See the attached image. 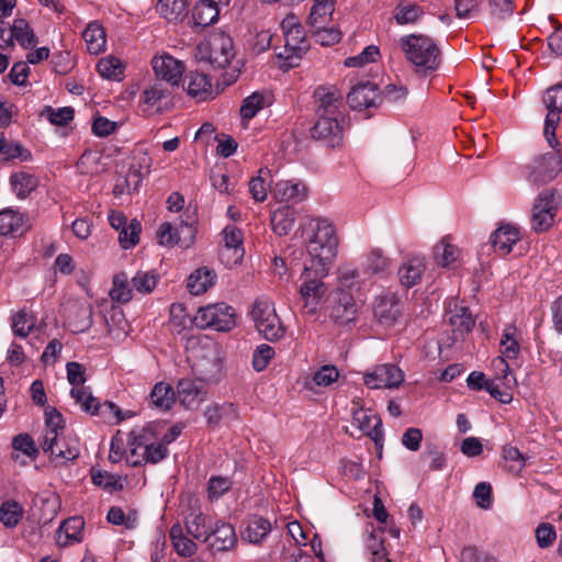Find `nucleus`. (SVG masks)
I'll return each mask as SVG.
<instances>
[{
    "label": "nucleus",
    "mask_w": 562,
    "mask_h": 562,
    "mask_svg": "<svg viewBox=\"0 0 562 562\" xmlns=\"http://www.w3.org/2000/svg\"><path fill=\"white\" fill-rule=\"evenodd\" d=\"M83 527L85 520L82 517L75 516L64 520L60 530L65 533L66 541L63 546L80 542L82 540Z\"/></svg>",
    "instance_id": "603ef678"
},
{
    "label": "nucleus",
    "mask_w": 562,
    "mask_h": 562,
    "mask_svg": "<svg viewBox=\"0 0 562 562\" xmlns=\"http://www.w3.org/2000/svg\"><path fill=\"white\" fill-rule=\"evenodd\" d=\"M233 482L226 476H212L207 483V495L211 501L218 499L231 490Z\"/></svg>",
    "instance_id": "0e129e2a"
},
{
    "label": "nucleus",
    "mask_w": 562,
    "mask_h": 562,
    "mask_svg": "<svg viewBox=\"0 0 562 562\" xmlns=\"http://www.w3.org/2000/svg\"><path fill=\"white\" fill-rule=\"evenodd\" d=\"M91 480L94 485L102 487L108 492L121 491L123 488L120 477L108 471L92 469Z\"/></svg>",
    "instance_id": "13d9d810"
},
{
    "label": "nucleus",
    "mask_w": 562,
    "mask_h": 562,
    "mask_svg": "<svg viewBox=\"0 0 562 562\" xmlns=\"http://www.w3.org/2000/svg\"><path fill=\"white\" fill-rule=\"evenodd\" d=\"M220 12L221 8L205 0H200L193 7L192 20L195 26L205 27L217 21Z\"/></svg>",
    "instance_id": "c9c22d12"
},
{
    "label": "nucleus",
    "mask_w": 562,
    "mask_h": 562,
    "mask_svg": "<svg viewBox=\"0 0 562 562\" xmlns=\"http://www.w3.org/2000/svg\"><path fill=\"white\" fill-rule=\"evenodd\" d=\"M268 104L265 93L256 91L244 99L240 106V115L244 120H251L256 114Z\"/></svg>",
    "instance_id": "4d7b16f0"
},
{
    "label": "nucleus",
    "mask_w": 562,
    "mask_h": 562,
    "mask_svg": "<svg viewBox=\"0 0 562 562\" xmlns=\"http://www.w3.org/2000/svg\"><path fill=\"white\" fill-rule=\"evenodd\" d=\"M158 425L149 424L145 426L137 435L133 431V443L136 447L144 448L143 461L147 463H158L168 456V448L162 442H154L158 436Z\"/></svg>",
    "instance_id": "2eb2a0df"
},
{
    "label": "nucleus",
    "mask_w": 562,
    "mask_h": 562,
    "mask_svg": "<svg viewBox=\"0 0 562 562\" xmlns=\"http://www.w3.org/2000/svg\"><path fill=\"white\" fill-rule=\"evenodd\" d=\"M400 47L416 72L428 74L440 66V49L432 38L423 34H409L400 38Z\"/></svg>",
    "instance_id": "7ed1b4c3"
},
{
    "label": "nucleus",
    "mask_w": 562,
    "mask_h": 562,
    "mask_svg": "<svg viewBox=\"0 0 562 562\" xmlns=\"http://www.w3.org/2000/svg\"><path fill=\"white\" fill-rule=\"evenodd\" d=\"M251 317L258 331L270 341L281 339L285 335V327L277 315L273 303L266 299L255 301Z\"/></svg>",
    "instance_id": "0eeeda50"
},
{
    "label": "nucleus",
    "mask_w": 562,
    "mask_h": 562,
    "mask_svg": "<svg viewBox=\"0 0 562 562\" xmlns=\"http://www.w3.org/2000/svg\"><path fill=\"white\" fill-rule=\"evenodd\" d=\"M169 538L173 550L182 558H191L198 551L196 543L188 537L183 526L179 522L171 526L169 530Z\"/></svg>",
    "instance_id": "bb28decb"
},
{
    "label": "nucleus",
    "mask_w": 562,
    "mask_h": 562,
    "mask_svg": "<svg viewBox=\"0 0 562 562\" xmlns=\"http://www.w3.org/2000/svg\"><path fill=\"white\" fill-rule=\"evenodd\" d=\"M562 198L553 189L543 190L539 193L533 203V209L539 211H549V214L557 215L561 205Z\"/></svg>",
    "instance_id": "5fc2aeb1"
},
{
    "label": "nucleus",
    "mask_w": 562,
    "mask_h": 562,
    "mask_svg": "<svg viewBox=\"0 0 562 562\" xmlns=\"http://www.w3.org/2000/svg\"><path fill=\"white\" fill-rule=\"evenodd\" d=\"M403 381V371L392 363L379 364L363 376L364 384L370 389H394L398 387Z\"/></svg>",
    "instance_id": "f3484780"
},
{
    "label": "nucleus",
    "mask_w": 562,
    "mask_h": 562,
    "mask_svg": "<svg viewBox=\"0 0 562 562\" xmlns=\"http://www.w3.org/2000/svg\"><path fill=\"white\" fill-rule=\"evenodd\" d=\"M543 103L548 110L543 133L548 143L554 149L559 144L555 137V128L562 113V83H557L547 89L543 95Z\"/></svg>",
    "instance_id": "4468645a"
},
{
    "label": "nucleus",
    "mask_w": 562,
    "mask_h": 562,
    "mask_svg": "<svg viewBox=\"0 0 562 562\" xmlns=\"http://www.w3.org/2000/svg\"><path fill=\"white\" fill-rule=\"evenodd\" d=\"M459 249L450 244L447 238H442L434 248L436 262L442 267H450L459 258Z\"/></svg>",
    "instance_id": "3c124183"
},
{
    "label": "nucleus",
    "mask_w": 562,
    "mask_h": 562,
    "mask_svg": "<svg viewBox=\"0 0 562 562\" xmlns=\"http://www.w3.org/2000/svg\"><path fill=\"white\" fill-rule=\"evenodd\" d=\"M347 103L352 110L357 111L376 109L382 103V97L375 83L370 81L359 82L347 94Z\"/></svg>",
    "instance_id": "a211bd4d"
},
{
    "label": "nucleus",
    "mask_w": 562,
    "mask_h": 562,
    "mask_svg": "<svg viewBox=\"0 0 562 562\" xmlns=\"http://www.w3.org/2000/svg\"><path fill=\"white\" fill-rule=\"evenodd\" d=\"M82 38L90 54L98 55L105 49L106 35L103 26L97 21L89 23L82 32Z\"/></svg>",
    "instance_id": "7c9ffc66"
},
{
    "label": "nucleus",
    "mask_w": 562,
    "mask_h": 562,
    "mask_svg": "<svg viewBox=\"0 0 562 562\" xmlns=\"http://www.w3.org/2000/svg\"><path fill=\"white\" fill-rule=\"evenodd\" d=\"M503 458L513 464L508 468L510 472H520L525 465L527 458L519 451L517 447L505 445L502 449Z\"/></svg>",
    "instance_id": "69168bd1"
},
{
    "label": "nucleus",
    "mask_w": 562,
    "mask_h": 562,
    "mask_svg": "<svg viewBox=\"0 0 562 562\" xmlns=\"http://www.w3.org/2000/svg\"><path fill=\"white\" fill-rule=\"evenodd\" d=\"M271 182V172L267 168H261L258 176L249 181V192L257 202H263L267 198V187Z\"/></svg>",
    "instance_id": "6e6d98bb"
},
{
    "label": "nucleus",
    "mask_w": 562,
    "mask_h": 562,
    "mask_svg": "<svg viewBox=\"0 0 562 562\" xmlns=\"http://www.w3.org/2000/svg\"><path fill=\"white\" fill-rule=\"evenodd\" d=\"M153 69L158 78L170 86H178L184 72L182 61L171 55L155 56L151 60Z\"/></svg>",
    "instance_id": "4be33fe9"
},
{
    "label": "nucleus",
    "mask_w": 562,
    "mask_h": 562,
    "mask_svg": "<svg viewBox=\"0 0 562 562\" xmlns=\"http://www.w3.org/2000/svg\"><path fill=\"white\" fill-rule=\"evenodd\" d=\"M170 95L169 88L164 82L158 81L143 91L140 101L149 108H159L162 101L169 99Z\"/></svg>",
    "instance_id": "c03bdc74"
},
{
    "label": "nucleus",
    "mask_w": 562,
    "mask_h": 562,
    "mask_svg": "<svg viewBox=\"0 0 562 562\" xmlns=\"http://www.w3.org/2000/svg\"><path fill=\"white\" fill-rule=\"evenodd\" d=\"M110 295L113 301L121 303H126L132 299V290L124 273L114 277Z\"/></svg>",
    "instance_id": "e2e57ef3"
},
{
    "label": "nucleus",
    "mask_w": 562,
    "mask_h": 562,
    "mask_svg": "<svg viewBox=\"0 0 562 562\" xmlns=\"http://www.w3.org/2000/svg\"><path fill=\"white\" fill-rule=\"evenodd\" d=\"M33 327V318L26 311L22 310L13 316L12 329L16 336L26 337Z\"/></svg>",
    "instance_id": "774afa93"
},
{
    "label": "nucleus",
    "mask_w": 562,
    "mask_h": 562,
    "mask_svg": "<svg viewBox=\"0 0 562 562\" xmlns=\"http://www.w3.org/2000/svg\"><path fill=\"white\" fill-rule=\"evenodd\" d=\"M401 303L396 294L387 293L375 299L373 314L378 323L384 327H392L401 317Z\"/></svg>",
    "instance_id": "412c9836"
},
{
    "label": "nucleus",
    "mask_w": 562,
    "mask_h": 562,
    "mask_svg": "<svg viewBox=\"0 0 562 562\" xmlns=\"http://www.w3.org/2000/svg\"><path fill=\"white\" fill-rule=\"evenodd\" d=\"M0 155L5 160L20 159L27 161L32 158V154L19 142H9L2 132H0Z\"/></svg>",
    "instance_id": "37998d69"
},
{
    "label": "nucleus",
    "mask_w": 562,
    "mask_h": 562,
    "mask_svg": "<svg viewBox=\"0 0 562 562\" xmlns=\"http://www.w3.org/2000/svg\"><path fill=\"white\" fill-rule=\"evenodd\" d=\"M213 527L212 520L209 516L202 513H191L184 520V529L188 535L193 539L206 542L211 529Z\"/></svg>",
    "instance_id": "c85d7f7f"
},
{
    "label": "nucleus",
    "mask_w": 562,
    "mask_h": 562,
    "mask_svg": "<svg viewBox=\"0 0 562 562\" xmlns=\"http://www.w3.org/2000/svg\"><path fill=\"white\" fill-rule=\"evenodd\" d=\"M315 116H342L340 109L344 94L334 85H321L315 88L313 95Z\"/></svg>",
    "instance_id": "f8f14e48"
},
{
    "label": "nucleus",
    "mask_w": 562,
    "mask_h": 562,
    "mask_svg": "<svg viewBox=\"0 0 562 562\" xmlns=\"http://www.w3.org/2000/svg\"><path fill=\"white\" fill-rule=\"evenodd\" d=\"M149 397L155 407L168 411L176 401V393L170 384L158 382L154 385Z\"/></svg>",
    "instance_id": "ea45409f"
},
{
    "label": "nucleus",
    "mask_w": 562,
    "mask_h": 562,
    "mask_svg": "<svg viewBox=\"0 0 562 562\" xmlns=\"http://www.w3.org/2000/svg\"><path fill=\"white\" fill-rule=\"evenodd\" d=\"M339 378L338 369L333 364H325L319 368L311 378L304 382L305 389L317 392V386H329Z\"/></svg>",
    "instance_id": "f704fd0d"
},
{
    "label": "nucleus",
    "mask_w": 562,
    "mask_h": 562,
    "mask_svg": "<svg viewBox=\"0 0 562 562\" xmlns=\"http://www.w3.org/2000/svg\"><path fill=\"white\" fill-rule=\"evenodd\" d=\"M192 222L181 221L178 228H175L169 222H165L160 225L157 231V239L159 245L166 247H172L179 245L182 248H188L193 244L195 238L196 228L194 226L195 220Z\"/></svg>",
    "instance_id": "dca6fc26"
},
{
    "label": "nucleus",
    "mask_w": 562,
    "mask_h": 562,
    "mask_svg": "<svg viewBox=\"0 0 562 562\" xmlns=\"http://www.w3.org/2000/svg\"><path fill=\"white\" fill-rule=\"evenodd\" d=\"M517 328L515 326H507L501 338V352L503 358L514 360L520 353L519 340L516 337Z\"/></svg>",
    "instance_id": "49530a36"
},
{
    "label": "nucleus",
    "mask_w": 562,
    "mask_h": 562,
    "mask_svg": "<svg viewBox=\"0 0 562 562\" xmlns=\"http://www.w3.org/2000/svg\"><path fill=\"white\" fill-rule=\"evenodd\" d=\"M142 225L137 220H132L119 234V241L124 249H130L139 243Z\"/></svg>",
    "instance_id": "052dcab7"
},
{
    "label": "nucleus",
    "mask_w": 562,
    "mask_h": 562,
    "mask_svg": "<svg viewBox=\"0 0 562 562\" xmlns=\"http://www.w3.org/2000/svg\"><path fill=\"white\" fill-rule=\"evenodd\" d=\"M352 425L357 426L366 436L370 437L378 448H382V420L371 409L353 407Z\"/></svg>",
    "instance_id": "aec40b11"
},
{
    "label": "nucleus",
    "mask_w": 562,
    "mask_h": 562,
    "mask_svg": "<svg viewBox=\"0 0 562 562\" xmlns=\"http://www.w3.org/2000/svg\"><path fill=\"white\" fill-rule=\"evenodd\" d=\"M157 12L169 22L182 21L188 14L187 0H158Z\"/></svg>",
    "instance_id": "4c0bfd02"
},
{
    "label": "nucleus",
    "mask_w": 562,
    "mask_h": 562,
    "mask_svg": "<svg viewBox=\"0 0 562 562\" xmlns=\"http://www.w3.org/2000/svg\"><path fill=\"white\" fill-rule=\"evenodd\" d=\"M205 543L211 550L217 552L233 549L237 543L235 528L228 522L216 521Z\"/></svg>",
    "instance_id": "5701e85b"
},
{
    "label": "nucleus",
    "mask_w": 562,
    "mask_h": 562,
    "mask_svg": "<svg viewBox=\"0 0 562 562\" xmlns=\"http://www.w3.org/2000/svg\"><path fill=\"white\" fill-rule=\"evenodd\" d=\"M23 225V216L20 212L4 209L0 211V235H12L18 233Z\"/></svg>",
    "instance_id": "8fccbe9b"
},
{
    "label": "nucleus",
    "mask_w": 562,
    "mask_h": 562,
    "mask_svg": "<svg viewBox=\"0 0 562 562\" xmlns=\"http://www.w3.org/2000/svg\"><path fill=\"white\" fill-rule=\"evenodd\" d=\"M41 447L45 453H50L53 460H60L61 465L75 461L80 456L77 438L61 436L55 429L45 428Z\"/></svg>",
    "instance_id": "9d476101"
},
{
    "label": "nucleus",
    "mask_w": 562,
    "mask_h": 562,
    "mask_svg": "<svg viewBox=\"0 0 562 562\" xmlns=\"http://www.w3.org/2000/svg\"><path fill=\"white\" fill-rule=\"evenodd\" d=\"M561 171L562 155L557 150L537 156L530 164L522 167L527 180L537 186L553 180Z\"/></svg>",
    "instance_id": "1a4fd4ad"
},
{
    "label": "nucleus",
    "mask_w": 562,
    "mask_h": 562,
    "mask_svg": "<svg viewBox=\"0 0 562 562\" xmlns=\"http://www.w3.org/2000/svg\"><path fill=\"white\" fill-rule=\"evenodd\" d=\"M272 194L278 202L296 204L306 198L307 188L299 180H280L272 188Z\"/></svg>",
    "instance_id": "b1692460"
},
{
    "label": "nucleus",
    "mask_w": 562,
    "mask_h": 562,
    "mask_svg": "<svg viewBox=\"0 0 562 562\" xmlns=\"http://www.w3.org/2000/svg\"><path fill=\"white\" fill-rule=\"evenodd\" d=\"M339 117L334 115L315 116V122L310 130L311 137L327 147H340L344 143V128Z\"/></svg>",
    "instance_id": "ddd939ff"
},
{
    "label": "nucleus",
    "mask_w": 562,
    "mask_h": 562,
    "mask_svg": "<svg viewBox=\"0 0 562 562\" xmlns=\"http://www.w3.org/2000/svg\"><path fill=\"white\" fill-rule=\"evenodd\" d=\"M10 184L19 199H25L38 186V179L26 171L14 172L10 176Z\"/></svg>",
    "instance_id": "e433bc0d"
},
{
    "label": "nucleus",
    "mask_w": 562,
    "mask_h": 562,
    "mask_svg": "<svg viewBox=\"0 0 562 562\" xmlns=\"http://www.w3.org/2000/svg\"><path fill=\"white\" fill-rule=\"evenodd\" d=\"M424 271V260L418 257L411 258L400 267L398 278L403 285L412 288L420 281Z\"/></svg>",
    "instance_id": "473e14b6"
},
{
    "label": "nucleus",
    "mask_w": 562,
    "mask_h": 562,
    "mask_svg": "<svg viewBox=\"0 0 562 562\" xmlns=\"http://www.w3.org/2000/svg\"><path fill=\"white\" fill-rule=\"evenodd\" d=\"M326 276L316 274L315 269H310L305 263L301 276L300 295L303 301V312L308 315H315L327 288L323 282Z\"/></svg>",
    "instance_id": "9b49d317"
},
{
    "label": "nucleus",
    "mask_w": 562,
    "mask_h": 562,
    "mask_svg": "<svg viewBox=\"0 0 562 562\" xmlns=\"http://www.w3.org/2000/svg\"><path fill=\"white\" fill-rule=\"evenodd\" d=\"M66 368L67 379L72 385L70 395L76 403L80 404L83 412L98 416L112 414L116 418V422L121 420L119 407L111 402L99 403L98 400L83 387V383L86 382V369L82 364L68 362Z\"/></svg>",
    "instance_id": "20e7f679"
},
{
    "label": "nucleus",
    "mask_w": 562,
    "mask_h": 562,
    "mask_svg": "<svg viewBox=\"0 0 562 562\" xmlns=\"http://www.w3.org/2000/svg\"><path fill=\"white\" fill-rule=\"evenodd\" d=\"M488 10L492 18L505 20L514 13L515 0H488Z\"/></svg>",
    "instance_id": "338daca9"
},
{
    "label": "nucleus",
    "mask_w": 562,
    "mask_h": 562,
    "mask_svg": "<svg viewBox=\"0 0 562 562\" xmlns=\"http://www.w3.org/2000/svg\"><path fill=\"white\" fill-rule=\"evenodd\" d=\"M449 323L452 326V330L460 335L472 330L475 321L467 306H456L453 312H450Z\"/></svg>",
    "instance_id": "79ce46f5"
},
{
    "label": "nucleus",
    "mask_w": 562,
    "mask_h": 562,
    "mask_svg": "<svg viewBox=\"0 0 562 562\" xmlns=\"http://www.w3.org/2000/svg\"><path fill=\"white\" fill-rule=\"evenodd\" d=\"M204 417L209 426L217 427L225 417L237 418V409L233 403L212 404L205 409Z\"/></svg>",
    "instance_id": "a19ab883"
},
{
    "label": "nucleus",
    "mask_w": 562,
    "mask_h": 562,
    "mask_svg": "<svg viewBox=\"0 0 562 562\" xmlns=\"http://www.w3.org/2000/svg\"><path fill=\"white\" fill-rule=\"evenodd\" d=\"M97 70L105 79H119L123 74L120 59L112 56L100 59L97 64Z\"/></svg>",
    "instance_id": "680f3d73"
},
{
    "label": "nucleus",
    "mask_w": 562,
    "mask_h": 562,
    "mask_svg": "<svg viewBox=\"0 0 562 562\" xmlns=\"http://www.w3.org/2000/svg\"><path fill=\"white\" fill-rule=\"evenodd\" d=\"M281 29L284 35V47L277 56L288 60V66L293 67V59L301 58L310 48L304 27L296 21L294 15H288L281 22Z\"/></svg>",
    "instance_id": "423d86ee"
},
{
    "label": "nucleus",
    "mask_w": 562,
    "mask_h": 562,
    "mask_svg": "<svg viewBox=\"0 0 562 562\" xmlns=\"http://www.w3.org/2000/svg\"><path fill=\"white\" fill-rule=\"evenodd\" d=\"M186 79L188 80V94L196 98L199 101H205L212 97L211 80L206 75L190 72Z\"/></svg>",
    "instance_id": "72a5a7b5"
},
{
    "label": "nucleus",
    "mask_w": 562,
    "mask_h": 562,
    "mask_svg": "<svg viewBox=\"0 0 562 562\" xmlns=\"http://www.w3.org/2000/svg\"><path fill=\"white\" fill-rule=\"evenodd\" d=\"M519 239L518 228L509 224L501 225L490 237L492 246L501 256L508 255Z\"/></svg>",
    "instance_id": "a878e982"
},
{
    "label": "nucleus",
    "mask_w": 562,
    "mask_h": 562,
    "mask_svg": "<svg viewBox=\"0 0 562 562\" xmlns=\"http://www.w3.org/2000/svg\"><path fill=\"white\" fill-rule=\"evenodd\" d=\"M272 229L279 236H285L294 226L293 211L290 207H280L271 215Z\"/></svg>",
    "instance_id": "de8ad7c7"
},
{
    "label": "nucleus",
    "mask_w": 562,
    "mask_h": 562,
    "mask_svg": "<svg viewBox=\"0 0 562 562\" xmlns=\"http://www.w3.org/2000/svg\"><path fill=\"white\" fill-rule=\"evenodd\" d=\"M384 531L383 528H372L367 537L366 549L371 562H391L385 547V538L383 537Z\"/></svg>",
    "instance_id": "cd10ccee"
},
{
    "label": "nucleus",
    "mask_w": 562,
    "mask_h": 562,
    "mask_svg": "<svg viewBox=\"0 0 562 562\" xmlns=\"http://www.w3.org/2000/svg\"><path fill=\"white\" fill-rule=\"evenodd\" d=\"M23 512L22 505L16 501H5L0 507V520L7 528H14L22 519Z\"/></svg>",
    "instance_id": "09e8293b"
},
{
    "label": "nucleus",
    "mask_w": 562,
    "mask_h": 562,
    "mask_svg": "<svg viewBox=\"0 0 562 562\" xmlns=\"http://www.w3.org/2000/svg\"><path fill=\"white\" fill-rule=\"evenodd\" d=\"M271 531V524L268 519L261 516H254L249 518L243 537L250 543L261 542L267 535Z\"/></svg>",
    "instance_id": "58836bf2"
},
{
    "label": "nucleus",
    "mask_w": 562,
    "mask_h": 562,
    "mask_svg": "<svg viewBox=\"0 0 562 562\" xmlns=\"http://www.w3.org/2000/svg\"><path fill=\"white\" fill-rule=\"evenodd\" d=\"M216 272L207 267L194 270L188 278L187 288L193 295L205 293L215 282Z\"/></svg>",
    "instance_id": "c756f323"
},
{
    "label": "nucleus",
    "mask_w": 562,
    "mask_h": 562,
    "mask_svg": "<svg viewBox=\"0 0 562 562\" xmlns=\"http://www.w3.org/2000/svg\"><path fill=\"white\" fill-rule=\"evenodd\" d=\"M158 279L159 274L154 271H137L131 282L137 292L147 294L156 288Z\"/></svg>",
    "instance_id": "bf43d9fd"
},
{
    "label": "nucleus",
    "mask_w": 562,
    "mask_h": 562,
    "mask_svg": "<svg viewBox=\"0 0 562 562\" xmlns=\"http://www.w3.org/2000/svg\"><path fill=\"white\" fill-rule=\"evenodd\" d=\"M424 14V10L416 3L401 1L395 8L394 19L397 24H413Z\"/></svg>",
    "instance_id": "a18cd8bd"
},
{
    "label": "nucleus",
    "mask_w": 562,
    "mask_h": 562,
    "mask_svg": "<svg viewBox=\"0 0 562 562\" xmlns=\"http://www.w3.org/2000/svg\"><path fill=\"white\" fill-rule=\"evenodd\" d=\"M357 305L353 293L349 291H335L331 294L329 317L339 325H346L355 321Z\"/></svg>",
    "instance_id": "6ab92c4d"
},
{
    "label": "nucleus",
    "mask_w": 562,
    "mask_h": 562,
    "mask_svg": "<svg viewBox=\"0 0 562 562\" xmlns=\"http://www.w3.org/2000/svg\"><path fill=\"white\" fill-rule=\"evenodd\" d=\"M16 41L24 49H31L37 44V37L25 19H15L9 27V37L4 41V45L13 47Z\"/></svg>",
    "instance_id": "393cba45"
},
{
    "label": "nucleus",
    "mask_w": 562,
    "mask_h": 562,
    "mask_svg": "<svg viewBox=\"0 0 562 562\" xmlns=\"http://www.w3.org/2000/svg\"><path fill=\"white\" fill-rule=\"evenodd\" d=\"M201 352L200 359L193 366L198 378L181 379L177 384L179 398L186 406H190L199 396L205 394L203 383H215L221 375L222 360L217 345L203 347Z\"/></svg>",
    "instance_id": "f03ea898"
},
{
    "label": "nucleus",
    "mask_w": 562,
    "mask_h": 562,
    "mask_svg": "<svg viewBox=\"0 0 562 562\" xmlns=\"http://www.w3.org/2000/svg\"><path fill=\"white\" fill-rule=\"evenodd\" d=\"M335 10V0H315L307 18L311 29H322L330 21Z\"/></svg>",
    "instance_id": "2f4dec72"
},
{
    "label": "nucleus",
    "mask_w": 562,
    "mask_h": 562,
    "mask_svg": "<svg viewBox=\"0 0 562 562\" xmlns=\"http://www.w3.org/2000/svg\"><path fill=\"white\" fill-rule=\"evenodd\" d=\"M235 56L234 43L224 32H215L196 46L195 57L214 68H225Z\"/></svg>",
    "instance_id": "39448f33"
},
{
    "label": "nucleus",
    "mask_w": 562,
    "mask_h": 562,
    "mask_svg": "<svg viewBox=\"0 0 562 562\" xmlns=\"http://www.w3.org/2000/svg\"><path fill=\"white\" fill-rule=\"evenodd\" d=\"M562 198L553 189L543 190L539 193L533 203V209L539 211H549V214L557 215L561 205Z\"/></svg>",
    "instance_id": "864d4df0"
},
{
    "label": "nucleus",
    "mask_w": 562,
    "mask_h": 562,
    "mask_svg": "<svg viewBox=\"0 0 562 562\" xmlns=\"http://www.w3.org/2000/svg\"><path fill=\"white\" fill-rule=\"evenodd\" d=\"M200 328L229 331L236 325L235 310L226 303H215L200 307L193 317Z\"/></svg>",
    "instance_id": "6e6552de"
},
{
    "label": "nucleus",
    "mask_w": 562,
    "mask_h": 562,
    "mask_svg": "<svg viewBox=\"0 0 562 562\" xmlns=\"http://www.w3.org/2000/svg\"><path fill=\"white\" fill-rule=\"evenodd\" d=\"M305 241L310 256L306 263L310 265V269H315L318 276H327L339 246L335 225L327 218L312 220Z\"/></svg>",
    "instance_id": "f257e3e1"
}]
</instances>
